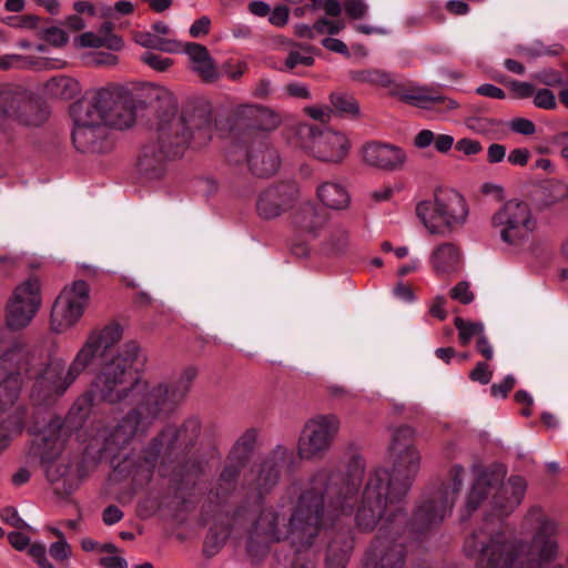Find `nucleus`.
<instances>
[{
    "mask_svg": "<svg viewBox=\"0 0 568 568\" xmlns=\"http://www.w3.org/2000/svg\"><path fill=\"white\" fill-rule=\"evenodd\" d=\"M28 554L38 564L39 568H54L47 558V548L42 542H33L28 548Z\"/></svg>",
    "mask_w": 568,
    "mask_h": 568,
    "instance_id": "nucleus-51",
    "label": "nucleus"
},
{
    "mask_svg": "<svg viewBox=\"0 0 568 568\" xmlns=\"http://www.w3.org/2000/svg\"><path fill=\"white\" fill-rule=\"evenodd\" d=\"M42 304L41 283L30 276L18 284L6 307V323L12 329L27 327L39 312Z\"/></svg>",
    "mask_w": 568,
    "mask_h": 568,
    "instance_id": "nucleus-16",
    "label": "nucleus"
},
{
    "mask_svg": "<svg viewBox=\"0 0 568 568\" xmlns=\"http://www.w3.org/2000/svg\"><path fill=\"white\" fill-rule=\"evenodd\" d=\"M89 337L95 338V345L104 355L111 347L118 344L122 337V328L119 324H110L102 329L91 331Z\"/></svg>",
    "mask_w": 568,
    "mask_h": 568,
    "instance_id": "nucleus-40",
    "label": "nucleus"
},
{
    "mask_svg": "<svg viewBox=\"0 0 568 568\" xmlns=\"http://www.w3.org/2000/svg\"><path fill=\"white\" fill-rule=\"evenodd\" d=\"M23 352L10 338L7 332H0V367L13 373L20 379V390L23 385V374L29 373L28 363Z\"/></svg>",
    "mask_w": 568,
    "mask_h": 568,
    "instance_id": "nucleus-25",
    "label": "nucleus"
},
{
    "mask_svg": "<svg viewBox=\"0 0 568 568\" xmlns=\"http://www.w3.org/2000/svg\"><path fill=\"white\" fill-rule=\"evenodd\" d=\"M240 473V460L225 465L219 478V494H226L235 488V481Z\"/></svg>",
    "mask_w": 568,
    "mask_h": 568,
    "instance_id": "nucleus-45",
    "label": "nucleus"
},
{
    "mask_svg": "<svg viewBox=\"0 0 568 568\" xmlns=\"http://www.w3.org/2000/svg\"><path fill=\"white\" fill-rule=\"evenodd\" d=\"M0 519L16 528V529H27L33 530L30 525H28L18 514V510L12 506H7L0 510Z\"/></svg>",
    "mask_w": 568,
    "mask_h": 568,
    "instance_id": "nucleus-48",
    "label": "nucleus"
},
{
    "mask_svg": "<svg viewBox=\"0 0 568 568\" xmlns=\"http://www.w3.org/2000/svg\"><path fill=\"white\" fill-rule=\"evenodd\" d=\"M339 426L338 417L333 414L317 415L308 419L298 437V456L305 460L323 457L332 447Z\"/></svg>",
    "mask_w": 568,
    "mask_h": 568,
    "instance_id": "nucleus-15",
    "label": "nucleus"
},
{
    "mask_svg": "<svg viewBox=\"0 0 568 568\" xmlns=\"http://www.w3.org/2000/svg\"><path fill=\"white\" fill-rule=\"evenodd\" d=\"M196 376L194 368L185 369L174 382H148L139 378V386L129 403L151 426L160 418L169 416L185 399Z\"/></svg>",
    "mask_w": 568,
    "mask_h": 568,
    "instance_id": "nucleus-7",
    "label": "nucleus"
},
{
    "mask_svg": "<svg viewBox=\"0 0 568 568\" xmlns=\"http://www.w3.org/2000/svg\"><path fill=\"white\" fill-rule=\"evenodd\" d=\"M534 103L537 108L552 110L557 106L555 94L548 89H540L534 93Z\"/></svg>",
    "mask_w": 568,
    "mask_h": 568,
    "instance_id": "nucleus-52",
    "label": "nucleus"
},
{
    "mask_svg": "<svg viewBox=\"0 0 568 568\" xmlns=\"http://www.w3.org/2000/svg\"><path fill=\"white\" fill-rule=\"evenodd\" d=\"M21 432L20 426H14L9 422L0 424V454L8 448L14 435Z\"/></svg>",
    "mask_w": 568,
    "mask_h": 568,
    "instance_id": "nucleus-53",
    "label": "nucleus"
},
{
    "mask_svg": "<svg viewBox=\"0 0 568 568\" xmlns=\"http://www.w3.org/2000/svg\"><path fill=\"white\" fill-rule=\"evenodd\" d=\"M416 214L429 234L447 236L456 226L465 223L468 207L456 190L439 189L433 199L416 205Z\"/></svg>",
    "mask_w": 568,
    "mask_h": 568,
    "instance_id": "nucleus-10",
    "label": "nucleus"
},
{
    "mask_svg": "<svg viewBox=\"0 0 568 568\" xmlns=\"http://www.w3.org/2000/svg\"><path fill=\"white\" fill-rule=\"evenodd\" d=\"M70 436L69 426L59 417L53 418L37 437V453L45 468L48 479L53 484L61 483L57 491L62 495L72 494L79 486V476L71 471L64 460L58 462L65 442Z\"/></svg>",
    "mask_w": 568,
    "mask_h": 568,
    "instance_id": "nucleus-9",
    "label": "nucleus"
},
{
    "mask_svg": "<svg viewBox=\"0 0 568 568\" xmlns=\"http://www.w3.org/2000/svg\"><path fill=\"white\" fill-rule=\"evenodd\" d=\"M313 10H324L326 14L336 17L341 13V0H308Z\"/></svg>",
    "mask_w": 568,
    "mask_h": 568,
    "instance_id": "nucleus-55",
    "label": "nucleus"
},
{
    "mask_svg": "<svg viewBox=\"0 0 568 568\" xmlns=\"http://www.w3.org/2000/svg\"><path fill=\"white\" fill-rule=\"evenodd\" d=\"M452 488L430 491L415 511V520L422 526H432L444 520L452 513L456 497L464 483V468L456 465L450 470Z\"/></svg>",
    "mask_w": 568,
    "mask_h": 568,
    "instance_id": "nucleus-17",
    "label": "nucleus"
},
{
    "mask_svg": "<svg viewBox=\"0 0 568 568\" xmlns=\"http://www.w3.org/2000/svg\"><path fill=\"white\" fill-rule=\"evenodd\" d=\"M20 393L19 377L0 367V414L16 404Z\"/></svg>",
    "mask_w": 568,
    "mask_h": 568,
    "instance_id": "nucleus-35",
    "label": "nucleus"
},
{
    "mask_svg": "<svg viewBox=\"0 0 568 568\" xmlns=\"http://www.w3.org/2000/svg\"><path fill=\"white\" fill-rule=\"evenodd\" d=\"M353 549V539L343 534L332 540L326 554V568H345Z\"/></svg>",
    "mask_w": 568,
    "mask_h": 568,
    "instance_id": "nucleus-32",
    "label": "nucleus"
},
{
    "mask_svg": "<svg viewBox=\"0 0 568 568\" xmlns=\"http://www.w3.org/2000/svg\"><path fill=\"white\" fill-rule=\"evenodd\" d=\"M490 225L507 252L521 254L536 250L535 234L539 223L527 202H505L491 215Z\"/></svg>",
    "mask_w": 568,
    "mask_h": 568,
    "instance_id": "nucleus-8",
    "label": "nucleus"
},
{
    "mask_svg": "<svg viewBox=\"0 0 568 568\" xmlns=\"http://www.w3.org/2000/svg\"><path fill=\"white\" fill-rule=\"evenodd\" d=\"M493 377V372L489 369L488 364L480 362L475 368L469 373V378L474 382H478L483 385H486L490 382Z\"/></svg>",
    "mask_w": 568,
    "mask_h": 568,
    "instance_id": "nucleus-60",
    "label": "nucleus"
},
{
    "mask_svg": "<svg viewBox=\"0 0 568 568\" xmlns=\"http://www.w3.org/2000/svg\"><path fill=\"white\" fill-rule=\"evenodd\" d=\"M48 95L58 99H70L78 91V82L68 77H54L44 84Z\"/></svg>",
    "mask_w": 568,
    "mask_h": 568,
    "instance_id": "nucleus-42",
    "label": "nucleus"
},
{
    "mask_svg": "<svg viewBox=\"0 0 568 568\" xmlns=\"http://www.w3.org/2000/svg\"><path fill=\"white\" fill-rule=\"evenodd\" d=\"M89 106H94L101 122L110 130L128 129L134 123V101L131 93L120 88H102L83 99Z\"/></svg>",
    "mask_w": 568,
    "mask_h": 568,
    "instance_id": "nucleus-13",
    "label": "nucleus"
},
{
    "mask_svg": "<svg viewBox=\"0 0 568 568\" xmlns=\"http://www.w3.org/2000/svg\"><path fill=\"white\" fill-rule=\"evenodd\" d=\"M527 488L526 480L520 476H511L493 498V506L497 517L514 510L524 499Z\"/></svg>",
    "mask_w": 568,
    "mask_h": 568,
    "instance_id": "nucleus-24",
    "label": "nucleus"
},
{
    "mask_svg": "<svg viewBox=\"0 0 568 568\" xmlns=\"http://www.w3.org/2000/svg\"><path fill=\"white\" fill-rule=\"evenodd\" d=\"M362 154L367 165L389 172L400 170L407 159L402 148L379 142L367 143Z\"/></svg>",
    "mask_w": 568,
    "mask_h": 568,
    "instance_id": "nucleus-21",
    "label": "nucleus"
},
{
    "mask_svg": "<svg viewBox=\"0 0 568 568\" xmlns=\"http://www.w3.org/2000/svg\"><path fill=\"white\" fill-rule=\"evenodd\" d=\"M75 48H102L105 47L111 51H120L124 47V41L116 34H110L109 37H102L94 32H84L73 39Z\"/></svg>",
    "mask_w": 568,
    "mask_h": 568,
    "instance_id": "nucleus-34",
    "label": "nucleus"
},
{
    "mask_svg": "<svg viewBox=\"0 0 568 568\" xmlns=\"http://www.w3.org/2000/svg\"><path fill=\"white\" fill-rule=\"evenodd\" d=\"M294 460L293 452L284 446H276L246 477L250 489L258 495L268 493L277 485L282 470Z\"/></svg>",
    "mask_w": 568,
    "mask_h": 568,
    "instance_id": "nucleus-19",
    "label": "nucleus"
},
{
    "mask_svg": "<svg viewBox=\"0 0 568 568\" xmlns=\"http://www.w3.org/2000/svg\"><path fill=\"white\" fill-rule=\"evenodd\" d=\"M430 264L436 274H448L458 270L460 254L452 243H443L430 255Z\"/></svg>",
    "mask_w": 568,
    "mask_h": 568,
    "instance_id": "nucleus-31",
    "label": "nucleus"
},
{
    "mask_svg": "<svg viewBox=\"0 0 568 568\" xmlns=\"http://www.w3.org/2000/svg\"><path fill=\"white\" fill-rule=\"evenodd\" d=\"M452 297L463 304H469L474 300V294L467 282L458 283L450 293Z\"/></svg>",
    "mask_w": 568,
    "mask_h": 568,
    "instance_id": "nucleus-61",
    "label": "nucleus"
},
{
    "mask_svg": "<svg viewBox=\"0 0 568 568\" xmlns=\"http://www.w3.org/2000/svg\"><path fill=\"white\" fill-rule=\"evenodd\" d=\"M88 63L94 67H113L118 63V57L109 52H93L88 55Z\"/></svg>",
    "mask_w": 568,
    "mask_h": 568,
    "instance_id": "nucleus-56",
    "label": "nucleus"
},
{
    "mask_svg": "<svg viewBox=\"0 0 568 568\" xmlns=\"http://www.w3.org/2000/svg\"><path fill=\"white\" fill-rule=\"evenodd\" d=\"M474 484L467 495L466 507L469 511L475 510L481 500L490 494L497 484L494 479V473L480 465L473 467Z\"/></svg>",
    "mask_w": 568,
    "mask_h": 568,
    "instance_id": "nucleus-27",
    "label": "nucleus"
},
{
    "mask_svg": "<svg viewBox=\"0 0 568 568\" xmlns=\"http://www.w3.org/2000/svg\"><path fill=\"white\" fill-rule=\"evenodd\" d=\"M234 528H221L215 525L210 529L205 539V551L210 555L215 554L225 540L230 537Z\"/></svg>",
    "mask_w": 568,
    "mask_h": 568,
    "instance_id": "nucleus-46",
    "label": "nucleus"
},
{
    "mask_svg": "<svg viewBox=\"0 0 568 568\" xmlns=\"http://www.w3.org/2000/svg\"><path fill=\"white\" fill-rule=\"evenodd\" d=\"M211 20L207 16H203L200 19L195 20L190 27V36L192 38H200L206 36L210 31Z\"/></svg>",
    "mask_w": 568,
    "mask_h": 568,
    "instance_id": "nucleus-64",
    "label": "nucleus"
},
{
    "mask_svg": "<svg viewBox=\"0 0 568 568\" xmlns=\"http://www.w3.org/2000/svg\"><path fill=\"white\" fill-rule=\"evenodd\" d=\"M384 516L386 521L365 554L364 567L404 568L406 551L399 537L406 526V515L386 513Z\"/></svg>",
    "mask_w": 568,
    "mask_h": 568,
    "instance_id": "nucleus-11",
    "label": "nucleus"
},
{
    "mask_svg": "<svg viewBox=\"0 0 568 568\" xmlns=\"http://www.w3.org/2000/svg\"><path fill=\"white\" fill-rule=\"evenodd\" d=\"M103 355L95 345V338L87 336L69 365L54 358L33 372L30 398L36 405H47L57 400L77 378Z\"/></svg>",
    "mask_w": 568,
    "mask_h": 568,
    "instance_id": "nucleus-6",
    "label": "nucleus"
},
{
    "mask_svg": "<svg viewBox=\"0 0 568 568\" xmlns=\"http://www.w3.org/2000/svg\"><path fill=\"white\" fill-rule=\"evenodd\" d=\"M295 194V187L288 184L266 189L257 199L256 210L258 215L265 220L280 216L292 206Z\"/></svg>",
    "mask_w": 568,
    "mask_h": 568,
    "instance_id": "nucleus-22",
    "label": "nucleus"
},
{
    "mask_svg": "<svg viewBox=\"0 0 568 568\" xmlns=\"http://www.w3.org/2000/svg\"><path fill=\"white\" fill-rule=\"evenodd\" d=\"M149 98L156 102L155 138L143 148L138 169L141 176L152 181L164 175L168 160L180 156L191 143L201 146L211 135L203 129L190 131L184 118L178 115L175 97L166 88H152Z\"/></svg>",
    "mask_w": 568,
    "mask_h": 568,
    "instance_id": "nucleus-4",
    "label": "nucleus"
},
{
    "mask_svg": "<svg viewBox=\"0 0 568 568\" xmlns=\"http://www.w3.org/2000/svg\"><path fill=\"white\" fill-rule=\"evenodd\" d=\"M255 440V435L253 432H246L243 436H241L232 448L231 455L232 457L239 459L240 462L244 459L247 454L253 449Z\"/></svg>",
    "mask_w": 568,
    "mask_h": 568,
    "instance_id": "nucleus-47",
    "label": "nucleus"
},
{
    "mask_svg": "<svg viewBox=\"0 0 568 568\" xmlns=\"http://www.w3.org/2000/svg\"><path fill=\"white\" fill-rule=\"evenodd\" d=\"M49 552L57 561H64L71 556V547L65 539H62L53 542L49 548Z\"/></svg>",
    "mask_w": 568,
    "mask_h": 568,
    "instance_id": "nucleus-57",
    "label": "nucleus"
},
{
    "mask_svg": "<svg viewBox=\"0 0 568 568\" xmlns=\"http://www.w3.org/2000/svg\"><path fill=\"white\" fill-rule=\"evenodd\" d=\"M458 331V338L462 345H468L473 338H478L485 332L484 324L480 322H468L460 317L454 320Z\"/></svg>",
    "mask_w": 568,
    "mask_h": 568,
    "instance_id": "nucleus-43",
    "label": "nucleus"
},
{
    "mask_svg": "<svg viewBox=\"0 0 568 568\" xmlns=\"http://www.w3.org/2000/svg\"><path fill=\"white\" fill-rule=\"evenodd\" d=\"M293 224L301 233L315 237L325 224V215L314 203L306 202L294 213Z\"/></svg>",
    "mask_w": 568,
    "mask_h": 568,
    "instance_id": "nucleus-28",
    "label": "nucleus"
},
{
    "mask_svg": "<svg viewBox=\"0 0 568 568\" xmlns=\"http://www.w3.org/2000/svg\"><path fill=\"white\" fill-rule=\"evenodd\" d=\"M184 52L189 57L191 70L203 81L213 82L221 75L209 50L200 43H187Z\"/></svg>",
    "mask_w": 568,
    "mask_h": 568,
    "instance_id": "nucleus-26",
    "label": "nucleus"
},
{
    "mask_svg": "<svg viewBox=\"0 0 568 568\" xmlns=\"http://www.w3.org/2000/svg\"><path fill=\"white\" fill-rule=\"evenodd\" d=\"M180 436V432L175 426H168L165 427L159 437L152 439L150 443V446L144 453V460L145 463L153 467L155 460L158 459V456L163 447L166 449H171L174 444L176 443L178 438Z\"/></svg>",
    "mask_w": 568,
    "mask_h": 568,
    "instance_id": "nucleus-36",
    "label": "nucleus"
},
{
    "mask_svg": "<svg viewBox=\"0 0 568 568\" xmlns=\"http://www.w3.org/2000/svg\"><path fill=\"white\" fill-rule=\"evenodd\" d=\"M434 144L439 153H447L454 145V138L449 134H436L430 130H422L414 138V145L417 149H426Z\"/></svg>",
    "mask_w": 568,
    "mask_h": 568,
    "instance_id": "nucleus-37",
    "label": "nucleus"
},
{
    "mask_svg": "<svg viewBox=\"0 0 568 568\" xmlns=\"http://www.w3.org/2000/svg\"><path fill=\"white\" fill-rule=\"evenodd\" d=\"M141 60L155 71L164 72L173 63L172 59L159 55L153 52H145L142 54Z\"/></svg>",
    "mask_w": 568,
    "mask_h": 568,
    "instance_id": "nucleus-50",
    "label": "nucleus"
},
{
    "mask_svg": "<svg viewBox=\"0 0 568 568\" xmlns=\"http://www.w3.org/2000/svg\"><path fill=\"white\" fill-rule=\"evenodd\" d=\"M140 356V346L135 342H128L106 358L91 382L90 389L71 407L70 418L84 420L97 400L112 405L129 403L139 386L140 377L134 373L133 366Z\"/></svg>",
    "mask_w": 568,
    "mask_h": 568,
    "instance_id": "nucleus-5",
    "label": "nucleus"
},
{
    "mask_svg": "<svg viewBox=\"0 0 568 568\" xmlns=\"http://www.w3.org/2000/svg\"><path fill=\"white\" fill-rule=\"evenodd\" d=\"M253 118L256 128L264 131L274 130L281 123V116L267 108H255L253 111Z\"/></svg>",
    "mask_w": 568,
    "mask_h": 568,
    "instance_id": "nucleus-44",
    "label": "nucleus"
},
{
    "mask_svg": "<svg viewBox=\"0 0 568 568\" xmlns=\"http://www.w3.org/2000/svg\"><path fill=\"white\" fill-rule=\"evenodd\" d=\"M355 458L362 459L364 469V459L361 456H353L345 470L337 468L329 471H338L346 477L355 468ZM388 458L392 470L377 468L372 471L361 498L357 496L359 485L356 487L353 509L356 506L355 520L362 530H373L386 513L404 514L402 503L416 479L422 464V455L414 445L413 428L400 426L393 432ZM362 478L363 475L359 481Z\"/></svg>",
    "mask_w": 568,
    "mask_h": 568,
    "instance_id": "nucleus-2",
    "label": "nucleus"
},
{
    "mask_svg": "<svg viewBox=\"0 0 568 568\" xmlns=\"http://www.w3.org/2000/svg\"><path fill=\"white\" fill-rule=\"evenodd\" d=\"M320 202L331 210H345L351 204V195L347 189L338 182H323L316 189Z\"/></svg>",
    "mask_w": 568,
    "mask_h": 568,
    "instance_id": "nucleus-29",
    "label": "nucleus"
},
{
    "mask_svg": "<svg viewBox=\"0 0 568 568\" xmlns=\"http://www.w3.org/2000/svg\"><path fill=\"white\" fill-rule=\"evenodd\" d=\"M286 93L292 98L308 100L312 99L308 87L301 82H291L285 87Z\"/></svg>",
    "mask_w": 568,
    "mask_h": 568,
    "instance_id": "nucleus-63",
    "label": "nucleus"
},
{
    "mask_svg": "<svg viewBox=\"0 0 568 568\" xmlns=\"http://www.w3.org/2000/svg\"><path fill=\"white\" fill-rule=\"evenodd\" d=\"M133 40L141 47L155 49L164 52H176L180 44L174 40L163 39L149 31H138L133 34Z\"/></svg>",
    "mask_w": 568,
    "mask_h": 568,
    "instance_id": "nucleus-39",
    "label": "nucleus"
},
{
    "mask_svg": "<svg viewBox=\"0 0 568 568\" xmlns=\"http://www.w3.org/2000/svg\"><path fill=\"white\" fill-rule=\"evenodd\" d=\"M43 38L47 42L54 47H62L69 40L67 32L59 27L47 28L43 31Z\"/></svg>",
    "mask_w": 568,
    "mask_h": 568,
    "instance_id": "nucleus-54",
    "label": "nucleus"
},
{
    "mask_svg": "<svg viewBox=\"0 0 568 568\" xmlns=\"http://www.w3.org/2000/svg\"><path fill=\"white\" fill-rule=\"evenodd\" d=\"M93 108L82 100L72 105V141L80 152L106 153L112 150L113 140L110 130L101 122V116Z\"/></svg>",
    "mask_w": 568,
    "mask_h": 568,
    "instance_id": "nucleus-12",
    "label": "nucleus"
},
{
    "mask_svg": "<svg viewBox=\"0 0 568 568\" xmlns=\"http://www.w3.org/2000/svg\"><path fill=\"white\" fill-rule=\"evenodd\" d=\"M349 78L357 83L371 84L384 89H388L396 94V81L392 73L379 69L356 70L349 72Z\"/></svg>",
    "mask_w": 568,
    "mask_h": 568,
    "instance_id": "nucleus-33",
    "label": "nucleus"
},
{
    "mask_svg": "<svg viewBox=\"0 0 568 568\" xmlns=\"http://www.w3.org/2000/svg\"><path fill=\"white\" fill-rule=\"evenodd\" d=\"M133 408L116 424L105 438L104 449L113 452L126 446L133 438L144 436L151 425Z\"/></svg>",
    "mask_w": 568,
    "mask_h": 568,
    "instance_id": "nucleus-20",
    "label": "nucleus"
},
{
    "mask_svg": "<svg viewBox=\"0 0 568 568\" xmlns=\"http://www.w3.org/2000/svg\"><path fill=\"white\" fill-rule=\"evenodd\" d=\"M247 164L253 174L265 178L278 170L281 159L277 151L267 141L262 140L250 146Z\"/></svg>",
    "mask_w": 568,
    "mask_h": 568,
    "instance_id": "nucleus-23",
    "label": "nucleus"
},
{
    "mask_svg": "<svg viewBox=\"0 0 568 568\" xmlns=\"http://www.w3.org/2000/svg\"><path fill=\"white\" fill-rule=\"evenodd\" d=\"M331 113L342 116L356 118L359 115V105L355 98L346 92H334L329 95Z\"/></svg>",
    "mask_w": 568,
    "mask_h": 568,
    "instance_id": "nucleus-41",
    "label": "nucleus"
},
{
    "mask_svg": "<svg viewBox=\"0 0 568 568\" xmlns=\"http://www.w3.org/2000/svg\"><path fill=\"white\" fill-rule=\"evenodd\" d=\"M329 250L334 253H342L348 246V233L345 229L338 227L334 230L328 239Z\"/></svg>",
    "mask_w": 568,
    "mask_h": 568,
    "instance_id": "nucleus-49",
    "label": "nucleus"
},
{
    "mask_svg": "<svg viewBox=\"0 0 568 568\" xmlns=\"http://www.w3.org/2000/svg\"><path fill=\"white\" fill-rule=\"evenodd\" d=\"M355 468L344 477L328 468L318 469L303 486L290 487L288 501L258 505L247 511L245 531L255 544L278 542L288 537L294 542L311 545L322 528L353 514L356 487L363 463L354 459Z\"/></svg>",
    "mask_w": 568,
    "mask_h": 568,
    "instance_id": "nucleus-1",
    "label": "nucleus"
},
{
    "mask_svg": "<svg viewBox=\"0 0 568 568\" xmlns=\"http://www.w3.org/2000/svg\"><path fill=\"white\" fill-rule=\"evenodd\" d=\"M345 28L343 21H331L327 19H320L314 23V29L317 33L336 34Z\"/></svg>",
    "mask_w": 568,
    "mask_h": 568,
    "instance_id": "nucleus-58",
    "label": "nucleus"
},
{
    "mask_svg": "<svg viewBox=\"0 0 568 568\" xmlns=\"http://www.w3.org/2000/svg\"><path fill=\"white\" fill-rule=\"evenodd\" d=\"M18 113V100L11 94H0V115L14 116Z\"/></svg>",
    "mask_w": 568,
    "mask_h": 568,
    "instance_id": "nucleus-59",
    "label": "nucleus"
},
{
    "mask_svg": "<svg viewBox=\"0 0 568 568\" xmlns=\"http://www.w3.org/2000/svg\"><path fill=\"white\" fill-rule=\"evenodd\" d=\"M400 100L414 106L430 109L435 105H443L447 110L457 108L456 101L443 95L433 94L428 88H414L400 93Z\"/></svg>",
    "mask_w": 568,
    "mask_h": 568,
    "instance_id": "nucleus-30",
    "label": "nucleus"
},
{
    "mask_svg": "<svg viewBox=\"0 0 568 568\" xmlns=\"http://www.w3.org/2000/svg\"><path fill=\"white\" fill-rule=\"evenodd\" d=\"M313 63L314 58L311 48L294 43L288 48L284 68L281 70L292 72L300 65L311 67Z\"/></svg>",
    "mask_w": 568,
    "mask_h": 568,
    "instance_id": "nucleus-38",
    "label": "nucleus"
},
{
    "mask_svg": "<svg viewBox=\"0 0 568 568\" xmlns=\"http://www.w3.org/2000/svg\"><path fill=\"white\" fill-rule=\"evenodd\" d=\"M306 130L307 136L303 142V148L315 159L341 163L348 154L351 143L346 134L332 129H320L313 125H306L301 130Z\"/></svg>",
    "mask_w": 568,
    "mask_h": 568,
    "instance_id": "nucleus-18",
    "label": "nucleus"
},
{
    "mask_svg": "<svg viewBox=\"0 0 568 568\" xmlns=\"http://www.w3.org/2000/svg\"><path fill=\"white\" fill-rule=\"evenodd\" d=\"M515 386V378L513 375H507L500 383L493 384L490 393L494 397L505 398L510 389Z\"/></svg>",
    "mask_w": 568,
    "mask_h": 568,
    "instance_id": "nucleus-62",
    "label": "nucleus"
},
{
    "mask_svg": "<svg viewBox=\"0 0 568 568\" xmlns=\"http://www.w3.org/2000/svg\"><path fill=\"white\" fill-rule=\"evenodd\" d=\"M90 301V286L85 281L77 280L65 285L52 307V331L63 333L74 327L84 315Z\"/></svg>",
    "mask_w": 568,
    "mask_h": 568,
    "instance_id": "nucleus-14",
    "label": "nucleus"
},
{
    "mask_svg": "<svg viewBox=\"0 0 568 568\" xmlns=\"http://www.w3.org/2000/svg\"><path fill=\"white\" fill-rule=\"evenodd\" d=\"M493 530H475L464 544L465 554L476 557L480 568H541L558 555V527L554 520L542 521L530 542L507 541Z\"/></svg>",
    "mask_w": 568,
    "mask_h": 568,
    "instance_id": "nucleus-3",
    "label": "nucleus"
}]
</instances>
